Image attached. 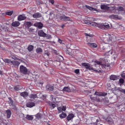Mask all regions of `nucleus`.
Masks as SVG:
<instances>
[{
    "label": "nucleus",
    "instance_id": "1",
    "mask_svg": "<svg viewBox=\"0 0 125 125\" xmlns=\"http://www.w3.org/2000/svg\"><path fill=\"white\" fill-rule=\"evenodd\" d=\"M83 21L85 23L88 25L92 24L94 26H96L98 27L99 28H101L102 25V24L99 23H97L94 22H91L87 20H84Z\"/></svg>",
    "mask_w": 125,
    "mask_h": 125
},
{
    "label": "nucleus",
    "instance_id": "2",
    "mask_svg": "<svg viewBox=\"0 0 125 125\" xmlns=\"http://www.w3.org/2000/svg\"><path fill=\"white\" fill-rule=\"evenodd\" d=\"M20 72L24 74H26L27 71V69L26 68L22 65L20 66Z\"/></svg>",
    "mask_w": 125,
    "mask_h": 125
},
{
    "label": "nucleus",
    "instance_id": "3",
    "mask_svg": "<svg viewBox=\"0 0 125 125\" xmlns=\"http://www.w3.org/2000/svg\"><path fill=\"white\" fill-rule=\"evenodd\" d=\"M59 19L61 20L64 21H72L71 19L69 17L65 16L64 15H61L59 17Z\"/></svg>",
    "mask_w": 125,
    "mask_h": 125
},
{
    "label": "nucleus",
    "instance_id": "4",
    "mask_svg": "<svg viewBox=\"0 0 125 125\" xmlns=\"http://www.w3.org/2000/svg\"><path fill=\"white\" fill-rule=\"evenodd\" d=\"M102 117L109 124H112L114 122V121L112 119L110 116H108L106 118L105 116H103Z\"/></svg>",
    "mask_w": 125,
    "mask_h": 125
},
{
    "label": "nucleus",
    "instance_id": "5",
    "mask_svg": "<svg viewBox=\"0 0 125 125\" xmlns=\"http://www.w3.org/2000/svg\"><path fill=\"white\" fill-rule=\"evenodd\" d=\"M26 18V17L25 15L24 14H23L19 15L17 19L18 20L21 21L25 20Z\"/></svg>",
    "mask_w": 125,
    "mask_h": 125
},
{
    "label": "nucleus",
    "instance_id": "6",
    "mask_svg": "<svg viewBox=\"0 0 125 125\" xmlns=\"http://www.w3.org/2000/svg\"><path fill=\"white\" fill-rule=\"evenodd\" d=\"M38 35L40 36L44 37L46 35V34L45 33L42 31H38Z\"/></svg>",
    "mask_w": 125,
    "mask_h": 125
},
{
    "label": "nucleus",
    "instance_id": "7",
    "mask_svg": "<svg viewBox=\"0 0 125 125\" xmlns=\"http://www.w3.org/2000/svg\"><path fill=\"white\" fill-rule=\"evenodd\" d=\"M20 24V22L18 21H15L13 22L12 23V25L14 27L19 26Z\"/></svg>",
    "mask_w": 125,
    "mask_h": 125
},
{
    "label": "nucleus",
    "instance_id": "8",
    "mask_svg": "<svg viewBox=\"0 0 125 125\" xmlns=\"http://www.w3.org/2000/svg\"><path fill=\"white\" fill-rule=\"evenodd\" d=\"M35 104L33 102H29L27 103L26 105L27 106L29 107H32L34 106Z\"/></svg>",
    "mask_w": 125,
    "mask_h": 125
},
{
    "label": "nucleus",
    "instance_id": "9",
    "mask_svg": "<svg viewBox=\"0 0 125 125\" xmlns=\"http://www.w3.org/2000/svg\"><path fill=\"white\" fill-rule=\"evenodd\" d=\"M94 94L98 96H104L106 95L107 93H99L97 92L96 91L95 92Z\"/></svg>",
    "mask_w": 125,
    "mask_h": 125
},
{
    "label": "nucleus",
    "instance_id": "10",
    "mask_svg": "<svg viewBox=\"0 0 125 125\" xmlns=\"http://www.w3.org/2000/svg\"><path fill=\"white\" fill-rule=\"evenodd\" d=\"M34 26L37 27L39 28H41L42 27V24L41 22H37L34 24Z\"/></svg>",
    "mask_w": 125,
    "mask_h": 125
},
{
    "label": "nucleus",
    "instance_id": "11",
    "mask_svg": "<svg viewBox=\"0 0 125 125\" xmlns=\"http://www.w3.org/2000/svg\"><path fill=\"white\" fill-rule=\"evenodd\" d=\"M87 69H89L90 70H93L94 71H96V72H101V71L100 70H97L94 68H93L92 67L90 66L89 65H88Z\"/></svg>",
    "mask_w": 125,
    "mask_h": 125
},
{
    "label": "nucleus",
    "instance_id": "12",
    "mask_svg": "<svg viewBox=\"0 0 125 125\" xmlns=\"http://www.w3.org/2000/svg\"><path fill=\"white\" fill-rule=\"evenodd\" d=\"M47 90L49 91H52L53 89V87L52 85H47L46 87Z\"/></svg>",
    "mask_w": 125,
    "mask_h": 125
},
{
    "label": "nucleus",
    "instance_id": "13",
    "mask_svg": "<svg viewBox=\"0 0 125 125\" xmlns=\"http://www.w3.org/2000/svg\"><path fill=\"white\" fill-rule=\"evenodd\" d=\"M33 16L35 18H39L41 16V15L40 13L38 12L34 14L33 15Z\"/></svg>",
    "mask_w": 125,
    "mask_h": 125
},
{
    "label": "nucleus",
    "instance_id": "14",
    "mask_svg": "<svg viewBox=\"0 0 125 125\" xmlns=\"http://www.w3.org/2000/svg\"><path fill=\"white\" fill-rule=\"evenodd\" d=\"M74 117V115L73 114H71L67 116V119L68 121H69L73 119Z\"/></svg>",
    "mask_w": 125,
    "mask_h": 125
},
{
    "label": "nucleus",
    "instance_id": "15",
    "mask_svg": "<svg viewBox=\"0 0 125 125\" xmlns=\"http://www.w3.org/2000/svg\"><path fill=\"white\" fill-rule=\"evenodd\" d=\"M38 94H31L29 96V97L31 98L34 99L38 97Z\"/></svg>",
    "mask_w": 125,
    "mask_h": 125
},
{
    "label": "nucleus",
    "instance_id": "16",
    "mask_svg": "<svg viewBox=\"0 0 125 125\" xmlns=\"http://www.w3.org/2000/svg\"><path fill=\"white\" fill-rule=\"evenodd\" d=\"M110 78L111 80H115L117 79V77L115 75H111L110 76Z\"/></svg>",
    "mask_w": 125,
    "mask_h": 125
},
{
    "label": "nucleus",
    "instance_id": "17",
    "mask_svg": "<svg viewBox=\"0 0 125 125\" xmlns=\"http://www.w3.org/2000/svg\"><path fill=\"white\" fill-rule=\"evenodd\" d=\"M11 63L14 65L18 66L20 64V62L17 61H12Z\"/></svg>",
    "mask_w": 125,
    "mask_h": 125
},
{
    "label": "nucleus",
    "instance_id": "18",
    "mask_svg": "<svg viewBox=\"0 0 125 125\" xmlns=\"http://www.w3.org/2000/svg\"><path fill=\"white\" fill-rule=\"evenodd\" d=\"M62 91H63L70 92L71 91V90L69 87H65L63 89Z\"/></svg>",
    "mask_w": 125,
    "mask_h": 125
},
{
    "label": "nucleus",
    "instance_id": "19",
    "mask_svg": "<svg viewBox=\"0 0 125 125\" xmlns=\"http://www.w3.org/2000/svg\"><path fill=\"white\" fill-rule=\"evenodd\" d=\"M20 95L24 97L27 96L28 95V93L24 92L20 93Z\"/></svg>",
    "mask_w": 125,
    "mask_h": 125
},
{
    "label": "nucleus",
    "instance_id": "20",
    "mask_svg": "<svg viewBox=\"0 0 125 125\" xmlns=\"http://www.w3.org/2000/svg\"><path fill=\"white\" fill-rule=\"evenodd\" d=\"M6 112L7 114V117L8 118H9L10 117L11 114V112L10 110H8L6 111Z\"/></svg>",
    "mask_w": 125,
    "mask_h": 125
},
{
    "label": "nucleus",
    "instance_id": "21",
    "mask_svg": "<svg viewBox=\"0 0 125 125\" xmlns=\"http://www.w3.org/2000/svg\"><path fill=\"white\" fill-rule=\"evenodd\" d=\"M88 45L90 46V47L92 48H95L97 47V45L95 43H87Z\"/></svg>",
    "mask_w": 125,
    "mask_h": 125
},
{
    "label": "nucleus",
    "instance_id": "22",
    "mask_svg": "<svg viewBox=\"0 0 125 125\" xmlns=\"http://www.w3.org/2000/svg\"><path fill=\"white\" fill-rule=\"evenodd\" d=\"M101 9L103 10H105L108 9V7L105 5H102L101 6Z\"/></svg>",
    "mask_w": 125,
    "mask_h": 125
},
{
    "label": "nucleus",
    "instance_id": "23",
    "mask_svg": "<svg viewBox=\"0 0 125 125\" xmlns=\"http://www.w3.org/2000/svg\"><path fill=\"white\" fill-rule=\"evenodd\" d=\"M94 62L96 63L94 64L95 67H97L96 66L97 65V64L98 65H101L102 66L103 65V64L101 62L98 61H95Z\"/></svg>",
    "mask_w": 125,
    "mask_h": 125
},
{
    "label": "nucleus",
    "instance_id": "24",
    "mask_svg": "<svg viewBox=\"0 0 125 125\" xmlns=\"http://www.w3.org/2000/svg\"><path fill=\"white\" fill-rule=\"evenodd\" d=\"M114 36H113L109 37V42H114L116 41V40H115V38H113Z\"/></svg>",
    "mask_w": 125,
    "mask_h": 125
},
{
    "label": "nucleus",
    "instance_id": "25",
    "mask_svg": "<svg viewBox=\"0 0 125 125\" xmlns=\"http://www.w3.org/2000/svg\"><path fill=\"white\" fill-rule=\"evenodd\" d=\"M66 116V115L65 113H62L59 115L61 119L64 118Z\"/></svg>",
    "mask_w": 125,
    "mask_h": 125
},
{
    "label": "nucleus",
    "instance_id": "26",
    "mask_svg": "<svg viewBox=\"0 0 125 125\" xmlns=\"http://www.w3.org/2000/svg\"><path fill=\"white\" fill-rule=\"evenodd\" d=\"M33 46L31 45H30L28 46V50L29 52H31L33 49Z\"/></svg>",
    "mask_w": 125,
    "mask_h": 125
},
{
    "label": "nucleus",
    "instance_id": "27",
    "mask_svg": "<svg viewBox=\"0 0 125 125\" xmlns=\"http://www.w3.org/2000/svg\"><path fill=\"white\" fill-rule=\"evenodd\" d=\"M86 8L88 9H89L90 10L92 11H96L97 10L94 8H93L89 6H88L86 5Z\"/></svg>",
    "mask_w": 125,
    "mask_h": 125
},
{
    "label": "nucleus",
    "instance_id": "28",
    "mask_svg": "<svg viewBox=\"0 0 125 125\" xmlns=\"http://www.w3.org/2000/svg\"><path fill=\"white\" fill-rule=\"evenodd\" d=\"M58 109L59 111H61V110H62L65 111L66 109V107L65 106H61L60 107H58Z\"/></svg>",
    "mask_w": 125,
    "mask_h": 125
},
{
    "label": "nucleus",
    "instance_id": "29",
    "mask_svg": "<svg viewBox=\"0 0 125 125\" xmlns=\"http://www.w3.org/2000/svg\"><path fill=\"white\" fill-rule=\"evenodd\" d=\"M3 61L5 62L6 63H11L12 61H11L10 60H9L8 59H3Z\"/></svg>",
    "mask_w": 125,
    "mask_h": 125
},
{
    "label": "nucleus",
    "instance_id": "30",
    "mask_svg": "<svg viewBox=\"0 0 125 125\" xmlns=\"http://www.w3.org/2000/svg\"><path fill=\"white\" fill-rule=\"evenodd\" d=\"M26 118L27 119L29 120H31L33 119V117L32 115H27Z\"/></svg>",
    "mask_w": 125,
    "mask_h": 125
},
{
    "label": "nucleus",
    "instance_id": "31",
    "mask_svg": "<svg viewBox=\"0 0 125 125\" xmlns=\"http://www.w3.org/2000/svg\"><path fill=\"white\" fill-rule=\"evenodd\" d=\"M42 50L41 48H37L36 49V52L37 53H40L42 52Z\"/></svg>",
    "mask_w": 125,
    "mask_h": 125
},
{
    "label": "nucleus",
    "instance_id": "32",
    "mask_svg": "<svg viewBox=\"0 0 125 125\" xmlns=\"http://www.w3.org/2000/svg\"><path fill=\"white\" fill-rule=\"evenodd\" d=\"M115 89L116 90H118L120 91L121 92H122L123 93H125V90H124L122 89H121L119 87V88H115Z\"/></svg>",
    "mask_w": 125,
    "mask_h": 125
},
{
    "label": "nucleus",
    "instance_id": "33",
    "mask_svg": "<svg viewBox=\"0 0 125 125\" xmlns=\"http://www.w3.org/2000/svg\"><path fill=\"white\" fill-rule=\"evenodd\" d=\"M19 86H15L14 87L13 90L14 91H18L21 89Z\"/></svg>",
    "mask_w": 125,
    "mask_h": 125
},
{
    "label": "nucleus",
    "instance_id": "34",
    "mask_svg": "<svg viewBox=\"0 0 125 125\" xmlns=\"http://www.w3.org/2000/svg\"><path fill=\"white\" fill-rule=\"evenodd\" d=\"M31 23L30 22H26L25 24L26 26L28 27H30L31 25Z\"/></svg>",
    "mask_w": 125,
    "mask_h": 125
},
{
    "label": "nucleus",
    "instance_id": "35",
    "mask_svg": "<svg viewBox=\"0 0 125 125\" xmlns=\"http://www.w3.org/2000/svg\"><path fill=\"white\" fill-rule=\"evenodd\" d=\"M89 64L86 63H82V65L83 66H84L85 67V68H87V67L88 66Z\"/></svg>",
    "mask_w": 125,
    "mask_h": 125
},
{
    "label": "nucleus",
    "instance_id": "36",
    "mask_svg": "<svg viewBox=\"0 0 125 125\" xmlns=\"http://www.w3.org/2000/svg\"><path fill=\"white\" fill-rule=\"evenodd\" d=\"M13 11H7L6 12V14L7 15L11 16L13 13Z\"/></svg>",
    "mask_w": 125,
    "mask_h": 125
},
{
    "label": "nucleus",
    "instance_id": "37",
    "mask_svg": "<svg viewBox=\"0 0 125 125\" xmlns=\"http://www.w3.org/2000/svg\"><path fill=\"white\" fill-rule=\"evenodd\" d=\"M103 25L106 28H108L109 27V25L107 23H104Z\"/></svg>",
    "mask_w": 125,
    "mask_h": 125
},
{
    "label": "nucleus",
    "instance_id": "38",
    "mask_svg": "<svg viewBox=\"0 0 125 125\" xmlns=\"http://www.w3.org/2000/svg\"><path fill=\"white\" fill-rule=\"evenodd\" d=\"M49 104L51 106H52L53 108H54L56 106V105L54 104H52L51 102H50Z\"/></svg>",
    "mask_w": 125,
    "mask_h": 125
},
{
    "label": "nucleus",
    "instance_id": "39",
    "mask_svg": "<svg viewBox=\"0 0 125 125\" xmlns=\"http://www.w3.org/2000/svg\"><path fill=\"white\" fill-rule=\"evenodd\" d=\"M49 55V53L47 51H46L44 52V56L45 55L47 56L48 57Z\"/></svg>",
    "mask_w": 125,
    "mask_h": 125
},
{
    "label": "nucleus",
    "instance_id": "40",
    "mask_svg": "<svg viewBox=\"0 0 125 125\" xmlns=\"http://www.w3.org/2000/svg\"><path fill=\"white\" fill-rule=\"evenodd\" d=\"M98 117L97 116H95L94 118H93V120H94V121H96V122H98L99 121V120L98 119Z\"/></svg>",
    "mask_w": 125,
    "mask_h": 125
},
{
    "label": "nucleus",
    "instance_id": "41",
    "mask_svg": "<svg viewBox=\"0 0 125 125\" xmlns=\"http://www.w3.org/2000/svg\"><path fill=\"white\" fill-rule=\"evenodd\" d=\"M113 38H115V40H116V41L120 40L121 39V38H119L117 36H114L113 37Z\"/></svg>",
    "mask_w": 125,
    "mask_h": 125
},
{
    "label": "nucleus",
    "instance_id": "42",
    "mask_svg": "<svg viewBox=\"0 0 125 125\" xmlns=\"http://www.w3.org/2000/svg\"><path fill=\"white\" fill-rule=\"evenodd\" d=\"M119 82L121 84H123L124 83V80L122 79H120L119 80Z\"/></svg>",
    "mask_w": 125,
    "mask_h": 125
},
{
    "label": "nucleus",
    "instance_id": "43",
    "mask_svg": "<svg viewBox=\"0 0 125 125\" xmlns=\"http://www.w3.org/2000/svg\"><path fill=\"white\" fill-rule=\"evenodd\" d=\"M59 60L60 61H62L63 59V57L60 55H59Z\"/></svg>",
    "mask_w": 125,
    "mask_h": 125
},
{
    "label": "nucleus",
    "instance_id": "44",
    "mask_svg": "<svg viewBox=\"0 0 125 125\" xmlns=\"http://www.w3.org/2000/svg\"><path fill=\"white\" fill-rule=\"evenodd\" d=\"M118 10L120 11H122L124 10L123 8L122 7H119L118 8Z\"/></svg>",
    "mask_w": 125,
    "mask_h": 125
},
{
    "label": "nucleus",
    "instance_id": "45",
    "mask_svg": "<svg viewBox=\"0 0 125 125\" xmlns=\"http://www.w3.org/2000/svg\"><path fill=\"white\" fill-rule=\"evenodd\" d=\"M121 75L122 77L124 78H125V73H122L121 74Z\"/></svg>",
    "mask_w": 125,
    "mask_h": 125
},
{
    "label": "nucleus",
    "instance_id": "46",
    "mask_svg": "<svg viewBox=\"0 0 125 125\" xmlns=\"http://www.w3.org/2000/svg\"><path fill=\"white\" fill-rule=\"evenodd\" d=\"M79 69H77L75 70L74 72L78 74L79 73Z\"/></svg>",
    "mask_w": 125,
    "mask_h": 125
},
{
    "label": "nucleus",
    "instance_id": "47",
    "mask_svg": "<svg viewBox=\"0 0 125 125\" xmlns=\"http://www.w3.org/2000/svg\"><path fill=\"white\" fill-rule=\"evenodd\" d=\"M54 53L56 55H58L59 54V52L58 51H56V50H54Z\"/></svg>",
    "mask_w": 125,
    "mask_h": 125
},
{
    "label": "nucleus",
    "instance_id": "48",
    "mask_svg": "<svg viewBox=\"0 0 125 125\" xmlns=\"http://www.w3.org/2000/svg\"><path fill=\"white\" fill-rule=\"evenodd\" d=\"M85 35L86 36H88L90 37H92L93 36V35L92 34H87L86 33H85Z\"/></svg>",
    "mask_w": 125,
    "mask_h": 125
},
{
    "label": "nucleus",
    "instance_id": "49",
    "mask_svg": "<svg viewBox=\"0 0 125 125\" xmlns=\"http://www.w3.org/2000/svg\"><path fill=\"white\" fill-rule=\"evenodd\" d=\"M11 57L13 59H17V58L15 57V56L13 55H12L11 56Z\"/></svg>",
    "mask_w": 125,
    "mask_h": 125
},
{
    "label": "nucleus",
    "instance_id": "50",
    "mask_svg": "<svg viewBox=\"0 0 125 125\" xmlns=\"http://www.w3.org/2000/svg\"><path fill=\"white\" fill-rule=\"evenodd\" d=\"M36 117H37V118H39L40 117V116L39 114H37L36 115Z\"/></svg>",
    "mask_w": 125,
    "mask_h": 125
},
{
    "label": "nucleus",
    "instance_id": "51",
    "mask_svg": "<svg viewBox=\"0 0 125 125\" xmlns=\"http://www.w3.org/2000/svg\"><path fill=\"white\" fill-rule=\"evenodd\" d=\"M49 1L51 2V3L52 4H53L54 3V1L53 0H50Z\"/></svg>",
    "mask_w": 125,
    "mask_h": 125
},
{
    "label": "nucleus",
    "instance_id": "52",
    "mask_svg": "<svg viewBox=\"0 0 125 125\" xmlns=\"http://www.w3.org/2000/svg\"><path fill=\"white\" fill-rule=\"evenodd\" d=\"M0 28L1 29V30H4L5 28V27H1Z\"/></svg>",
    "mask_w": 125,
    "mask_h": 125
},
{
    "label": "nucleus",
    "instance_id": "53",
    "mask_svg": "<svg viewBox=\"0 0 125 125\" xmlns=\"http://www.w3.org/2000/svg\"><path fill=\"white\" fill-rule=\"evenodd\" d=\"M58 41L60 43H62V41L60 39H59Z\"/></svg>",
    "mask_w": 125,
    "mask_h": 125
},
{
    "label": "nucleus",
    "instance_id": "54",
    "mask_svg": "<svg viewBox=\"0 0 125 125\" xmlns=\"http://www.w3.org/2000/svg\"><path fill=\"white\" fill-rule=\"evenodd\" d=\"M66 2L68 3H70V1L69 0H64Z\"/></svg>",
    "mask_w": 125,
    "mask_h": 125
},
{
    "label": "nucleus",
    "instance_id": "55",
    "mask_svg": "<svg viewBox=\"0 0 125 125\" xmlns=\"http://www.w3.org/2000/svg\"><path fill=\"white\" fill-rule=\"evenodd\" d=\"M13 103V102L12 100H11L10 102V104L11 105Z\"/></svg>",
    "mask_w": 125,
    "mask_h": 125
},
{
    "label": "nucleus",
    "instance_id": "56",
    "mask_svg": "<svg viewBox=\"0 0 125 125\" xmlns=\"http://www.w3.org/2000/svg\"><path fill=\"white\" fill-rule=\"evenodd\" d=\"M50 97L52 100H53V96L52 95H51Z\"/></svg>",
    "mask_w": 125,
    "mask_h": 125
},
{
    "label": "nucleus",
    "instance_id": "57",
    "mask_svg": "<svg viewBox=\"0 0 125 125\" xmlns=\"http://www.w3.org/2000/svg\"><path fill=\"white\" fill-rule=\"evenodd\" d=\"M0 64L1 65H3V63H2L1 62V61H0Z\"/></svg>",
    "mask_w": 125,
    "mask_h": 125
},
{
    "label": "nucleus",
    "instance_id": "58",
    "mask_svg": "<svg viewBox=\"0 0 125 125\" xmlns=\"http://www.w3.org/2000/svg\"><path fill=\"white\" fill-rule=\"evenodd\" d=\"M115 17L117 18L118 17V16L117 15H115Z\"/></svg>",
    "mask_w": 125,
    "mask_h": 125
},
{
    "label": "nucleus",
    "instance_id": "59",
    "mask_svg": "<svg viewBox=\"0 0 125 125\" xmlns=\"http://www.w3.org/2000/svg\"><path fill=\"white\" fill-rule=\"evenodd\" d=\"M0 74H2V72H1V71L0 70Z\"/></svg>",
    "mask_w": 125,
    "mask_h": 125
},
{
    "label": "nucleus",
    "instance_id": "60",
    "mask_svg": "<svg viewBox=\"0 0 125 125\" xmlns=\"http://www.w3.org/2000/svg\"><path fill=\"white\" fill-rule=\"evenodd\" d=\"M70 49H68V50H67V52L69 54H70L69 53V52H68V50H70Z\"/></svg>",
    "mask_w": 125,
    "mask_h": 125
},
{
    "label": "nucleus",
    "instance_id": "61",
    "mask_svg": "<svg viewBox=\"0 0 125 125\" xmlns=\"http://www.w3.org/2000/svg\"><path fill=\"white\" fill-rule=\"evenodd\" d=\"M96 125H102V124H97Z\"/></svg>",
    "mask_w": 125,
    "mask_h": 125
},
{
    "label": "nucleus",
    "instance_id": "62",
    "mask_svg": "<svg viewBox=\"0 0 125 125\" xmlns=\"http://www.w3.org/2000/svg\"><path fill=\"white\" fill-rule=\"evenodd\" d=\"M54 62H58V63H59V62H58V61H55Z\"/></svg>",
    "mask_w": 125,
    "mask_h": 125
},
{
    "label": "nucleus",
    "instance_id": "63",
    "mask_svg": "<svg viewBox=\"0 0 125 125\" xmlns=\"http://www.w3.org/2000/svg\"><path fill=\"white\" fill-rule=\"evenodd\" d=\"M109 65L107 64V67H109Z\"/></svg>",
    "mask_w": 125,
    "mask_h": 125
},
{
    "label": "nucleus",
    "instance_id": "64",
    "mask_svg": "<svg viewBox=\"0 0 125 125\" xmlns=\"http://www.w3.org/2000/svg\"><path fill=\"white\" fill-rule=\"evenodd\" d=\"M49 37L50 38H51V36L50 35H49Z\"/></svg>",
    "mask_w": 125,
    "mask_h": 125
}]
</instances>
